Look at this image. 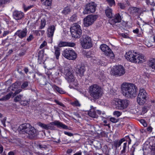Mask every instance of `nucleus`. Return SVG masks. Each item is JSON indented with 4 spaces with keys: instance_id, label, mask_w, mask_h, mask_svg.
<instances>
[{
    "instance_id": "nucleus-34",
    "label": "nucleus",
    "mask_w": 155,
    "mask_h": 155,
    "mask_svg": "<svg viewBox=\"0 0 155 155\" xmlns=\"http://www.w3.org/2000/svg\"><path fill=\"white\" fill-rule=\"evenodd\" d=\"M123 141L122 139L120 140L119 141H116L114 142V146L116 148L119 147L122 144Z\"/></svg>"
},
{
    "instance_id": "nucleus-1",
    "label": "nucleus",
    "mask_w": 155,
    "mask_h": 155,
    "mask_svg": "<svg viewBox=\"0 0 155 155\" xmlns=\"http://www.w3.org/2000/svg\"><path fill=\"white\" fill-rule=\"evenodd\" d=\"M121 87L123 95L126 97L133 98L136 96L137 87L134 84L124 83Z\"/></svg>"
},
{
    "instance_id": "nucleus-5",
    "label": "nucleus",
    "mask_w": 155,
    "mask_h": 155,
    "mask_svg": "<svg viewBox=\"0 0 155 155\" xmlns=\"http://www.w3.org/2000/svg\"><path fill=\"white\" fill-rule=\"evenodd\" d=\"M63 71V72L65 75V78L69 83L74 81V76L72 73L71 68L68 66L65 67Z\"/></svg>"
},
{
    "instance_id": "nucleus-39",
    "label": "nucleus",
    "mask_w": 155,
    "mask_h": 155,
    "mask_svg": "<svg viewBox=\"0 0 155 155\" xmlns=\"http://www.w3.org/2000/svg\"><path fill=\"white\" fill-rule=\"evenodd\" d=\"M38 125L43 128L46 130H48L47 124H46L43 123H42L40 122H39L38 123Z\"/></svg>"
},
{
    "instance_id": "nucleus-29",
    "label": "nucleus",
    "mask_w": 155,
    "mask_h": 155,
    "mask_svg": "<svg viewBox=\"0 0 155 155\" xmlns=\"http://www.w3.org/2000/svg\"><path fill=\"white\" fill-rule=\"evenodd\" d=\"M105 12L106 16L109 18H111L113 17L112 10L110 8H108L105 10Z\"/></svg>"
},
{
    "instance_id": "nucleus-12",
    "label": "nucleus",
    "mask_w": 155,
    "mask_h": 155,
    "mask_svg": "<svg viewBox=\"0 0 155 155\" xmlns=\"http://www.w3.org/2000/svg\"><path fill=\"white\" fill-rule=\"evenodd\" d=\"M96 6V4L94 2L87 4L83 11L84 14H87L94 12Z\"/></svg>"
},
{
    "instance_id": "nucleus-32",
    "label": "nucleus",
    "mask_w": 155,
    "mask_h": 155,
    "mask_svg": "<svg viewBox=\"0 0 155 155\" xmlns=\"http://www.w3.org/2000/svg\"><path fill=\"white\" fill-rule=\"evenodd\" d=\"M138 143H135L132 146L130 150V155H134V152L135 151V149L136 147L138 146Z\"/></svg>"
},
{
    "instance_id": "nucleus-7",
    "label": "nucleus",
    "mask_w": 155,
    "mask_h": 155,
    "mask_svg": "<svg viewBox=\"0 0 155 155\" xmlns=\"http://www.w3.org/2000/svg\"><path fill=\"white\" fill-rule=\"evenodd\" d=\"M63 56L69 60H74L77 57V54L72 49H66L62 53Z\"/></svg>"
},
{
    "instance_id": "nucleus-60",
    "label": "nucleus",
    "mask_w": 155,
    "mask_h": 155,
    "mask_svg": "<svg viewBox=\"0 0 155 155\" xmlns=\"http://www.w3.org/2000/svg\"><path fill=\"white\" fill-rule=\"evenodd\" d=\"M10 0H1L0 2L1 4L5 3L6 2H9Z\"/></svg>"
},
{
    "instance_id": "nucleus-52",
    "label": "nucleus",
    "mask_w": 155,
    "mask_h": 155,
    "mask_svg": "<svg viewBox=\"0 0 155 155\" xmlns=\"http://www.w3.org/2000/svg\"><path fill=\"white\" fill-rule=\"evenodd\" d=\"M118 119L114 117H111L110 118V120L113 123H116L118 121Z\"/></svg>"
},
{
    "instance_id": "nucleus-18",
    "label": "nucleus",
    "mask_w": 155,
    "mask_h": 155,
    "mask_svg": "<svg viewBox=\"0 0 155 155\" xmlns=\"http://www.w3.org/2000/svg\"><path fill=\"white\" fill-rule=\"evenodd\" d=\"M111 21L113 23H116L120 22L121 20V17L119 13L117 14L114 17H112Z\"/></svg>"
},
{
    "instance_id": "nucleus-24",
    "label": "nucleus",
    "mask_w": 155,
    "mask_h": 155,
    "mask_svg": "<svg viewBox=\"0 0 155 155\" xmlns=\"http://www.w3.org/2000/svg\"><path fill=\"white\" fill-rule=\"evenodd\" d=\"M147 97H137V101L140 105H143L147 101Z\"/></svg>"
},
{
    "instance_id": "nucleus-49",
    "label": "nucleus",
    "mask_w": 155,
    "mask_h": 155,
    "mask_svg": "<svg viewBox=\"0 0 155 155\" xmlns=\"http://www.w3.org/2000/svg\"><path fill=\"white\" fill-rule=\"evenodd\" d=\"M108 2L109 5L112 6L113 5H115V2L114 0H107Z\"/></svg>"
},
{
    "instance_id": "nucleus-17",
    "label": "nucleus",
    "mask_w": 155,
    "mask_h": 155,
    "mask_svg": "<svg viewBox=\"0 0 155 155\" xmlns=\"http://www.w3.org/2000/svg\"><path fill=\"white\" fill-rule=\"evenodd\" d=\"M85 71V69L84 65L81 64L76 69V72L79 76L82 77L84 75V74Z\"/></svg>"
},
{
    "instance_id": "nucleus-27",
    "label": "nucleus",
    "mask_w": 155,
    "mask_h": 155,
    "mask_svg": "<svg viewBox=\"0 0 155 155\" xmlns=\"http://www.w3.org/2000/svg\"><path fill=\"white\" fill-rule=\"evenodd\" d=\"M71 11V8L70 7L67 6L64 8V10L62 12V13L65 15H66L69 14Z\"/></svg>"
},
{
    "instance_id": "nucleus-23",
    "label": "nucleus",
    "mask_w": 155,
    "mask_h": 155,
    "mask_svg": "<svg viewBox=\"0 0 155 155\" xmlns=\"http://www.w3.org/2000/svg\"><path fill=\"white\" fill-rule=\"evenodd\" d=\"M136 58L135 63H139L140 62H142L144 61V57L143 55L137 54L136 56Z\"/></svg>"
},
{
    "instance_id": "nucleus-28",
    "label": "nucleus",
    "mask_w": 155,
    "mask_h": 155,
    "mask_svg": "<svg viewBox=\"0 0 155 155\" xmlns=\"http://www.w3.org/2000/svg\"><path fill=\"white\" fill-rule=\"evenodd\" d=\"M11 97H13L12 92H11L0 98V101H6L9 99Z\"/></svg>"
},
{
    "instance_id": "nucleus-14",
    "label": "nucleus",
    "mask_w": 155,
    "mask_h": 155,
    "mask_svg": "<svg viewBox=\"0 0 155 155\" xmlns=\"http://www.w3.org/2000/svg\"><path fill=\"white\" fill-rule=\"evenodd\" d=\"M137 54L136 52H132L130 51L126 53L125 57L128 61L135 63V59L136 58V56Z\"/></svg>"
},
{
    "instance_id": "nucleus-19",
    "label": "nucleus",
    "mask_w": 155,
    "mask_h": 155,
    "mask_svg": "<svg viewBox=\"0 0 155 155\" xmlns=\"http://www.w3.org/2000/svg\"><path fill=\"white\" fill-rule=\"evenodd\" d=\"M55 30V28L54 25H52L49 26L47 30L48 36L49 37H52L53 35Z\"/></svg>"
},
{
    "instance_id": "nucleus-9",
    "label": "nucleus",
    "mask_w": 155,
    "mask_h": 155,
    "mask_svg": "<svg viewBox=\"0 0 155 155\" xmlns=\"http://www.w3.org/2000/svg\"><path fill=\"white\" fill-rule=\"evenodd\" d=\"M81 44L84 48H89L92 47L91 38L86 35L82 36L81 39Z\"/></svg>"
},
{
    "instance_id": "nucleus-8",
    "label": "nucleus",
    "mask_w": 155,
    "mask_h": 155,
    "mask_svg": "<svg viewBox=\"0 0 155 155\" xmlns=\"http://www.w3.org/2000/svg\"><path fill=\"white\" fill-rule=\"evenodd\" d=\"M98 16L96 15H90L84 19V26L88 27L92 25L97 20Z\"/></svg>"
},
{
    "instance_id": "nucleus-37",
    "label": "nucleus",
    "mask_w": 155,
    "mask_h": 155,
    "mask_svg": "<svg viewBox=\"0 0 155 155\" xmlns=\"http://www.w3.org/2000/svg\"><path fill=\"white\" fill-rule=\"evenodd\" d=\"M147 5L153 6H155V0H145Z\"/></svg>"
},
{
    "instance_id": "nucleus-2",
    "label": "nucleus",
    "mask_w": 155,
    "mask_h": 155,
    "mask_svg": "<svg viewBox=\"0 0 155 155\" xmlns=\"http://www.w3.org/2000/svg\"><path fill=\"white\" fill-rule=\"evenodd\" d=\"M88 92L94 101L101 97L103 94L101 87L97 84H94L90 86Z\"/></svg>"
},
{
    "instance_id": "nucleus-57",
    "label": "nucleus",
    "mask_w": 155,
    "mask_h": 155,
    "mask_svg": "<svg viewBox=\"0 0 155 155\" xmlns=\"http://www.w3.org/2000/svg\"><path fill=\"white\" fill-rule=\"evenodd\" d=\"M6 120V117H5L2 120H1V122L3 124L4 127H5L6 126V124H5V121Z\"/></svg>"
},
{
    "instance_id": "nucleus-63",
    "label": "nucleus",
    "mask_w": 155,
    "mask_h": 155,
    "mask_svg": "<svg viewBox=\"0 0 155 155\" xmlns=\"http://www.w3.org/2000/svg\"><path fill=\"white\" fill-rule=\"evenodd\" d=\"M56 102L58 105H59L61 106L64 107V104L63 103H62L58 101H57Z\"/></svg>"
},
{
    "instance_id": "nucleus-53",
    "label": "nucleus",
    "mask_w": 155,
    "mask_h": 155,
    "mask_svg": "<svg viewBox=\"0 0 155 155\" xmlns=\"http://www.w3.org/2000/svg\"><path fill=\"white\" fill-rule=\"evenodd\" d=\"M47 45V42L45 41H44L40 45L39 48L40 49H41L43 47H44L46 45Z\"/></svg>"
},
{
    "instance_id": "nucleus-48",
    "label": "nucleus",
    "mask_w": 155,
    "mask_h": 155,
    "mask_svg": "<svg viewBox=\"0 0 155 155\" xmlns=\"http://www.w3.org/2000/svg\"><path fill=\"white\" fill-rule=\"evenodd\" d=\"M148 110V107L146 105L144 106L142 108V112L144 114L146 113Z\"/></svg>"
},
{
    "instance_id": "nucleus-46",
    "label": "nucleus",
    "mask_w": 155,
    "mask_h": 155,
    "mask_svg": "<svg viewBox=\"0 0 155 155\" xmlns=\"http://www.w3.org/2000/svg\"><path fill=\"white\" fill-rule=\"evenodd\" d=\"M28 82L27 81H24L22 84H21V88L22 89H24L26 87L28 86Z\"/></svg>"
},
{
    "instance_id": "nucleus-16",
    "label": "nucleus",
    "mask_w": 155,
    "mask_h": 155,
    "mask_svg": "<svg viewBox=\"0 0 155 155\" xmlns=\"http://www.w3.org/2000/svg\"><path fill=\"white\" fill-rule=\"evenodd\" d=\"M24 16V13L20 11H15L13 13V17L16 20L21 19Z\"/></svg>"
},
{
    "instance_id": "nucleus-31",
    "label": "nucleus",
    "mask_w": 155,
    "mask_h": 155,
    "mask_svg": "<svg viewBox=\"0 0 155 155\" xmlns=\"http://www.w3.org/2000/svg\"><path fill=\"white\" fill-rule=\"evenodd\" d=\"M128 145H127V142H125L123 143L122 144V150L121 151V153L122 154L125 153L126 152V148L127 147H128Z\"/></svg>"
},
{
    "instance_id": "nucleus-51",
    "label": "nucleus",
    "mask_w": 155,
    "mask_h": 155,
    "mask_svg": "<svg viewBox=\"0 0 155 155\" xmlns=\"http://www.w3.org/2000/svg\"><path fill=\"white\" fill-rule=\"evenodd\" d=\"M21 91V89H19L16 90L14 93L12 92L13 97H14L17 94L20 93Z\"/></svg>"
},
{
    "instance_id": "nucleus-54",
    "label": "nucleus",
    "mask_w": 155,
    "mask_h": 155,
    "mask_svg": "<svg viewBox=\"0 0 155 155\" xmlns=\"http://www.w3.org/2000/svg\"><path fill=\"white\" fill-rule=\"evenodd\" d=\"M33 39V36L32 35H30L27 38V40L28 42H30L31 41V40Z\"/></svg>"
},
{
    "instance_id": "nucleus-13",
    "label": "nucleus",
    "mask_w": 155,
    "mask_h": 155,
    "mask_svg": "<svg viewBox=\"0 0 155 155\" xmlns=\"http://www.w3.org/2000/svg\"><path fill=\"white\" fill-rule=\"evenodd\" d=\"M113 69L114 75L117 76H122L125 73L124 68L121 65L114 66Z\"/></svg>"
},
{
    "instance_id": "nucleus-11",
    "label": "nucleus",
    "mask_w": 155,
    "mask_h": 155,
    "mask_svg": "<svg viewBox=\"0 0 155 155\" xmlns=\"http://www.w3.org/2000/svg\"><path fill=\"white\" fill-rule=\"evenodd\" d=\"M100 48L104 54L110 58H113L114 54L111 49L105 44H102L100 45Z\"/></svg>"
},
{
    "instance_id": "nucleus-25",
    "label": "nucleus",
    "mask_w": 155,
    "mask_h": 155,
    "mask_svg": "<svg viewBox=\"0 0 155 155\" xmlns=\"http://www.w3.org/2000/svg\"><path fill=\"white\" fill-rule=\"evenodd\" d=\"M48 144L44 143L43 142L39 143L38 145H37V147L38 148L43 150H46L48 148Z\"/></svg>"
},
{
    "instance_id": "nucleus-55",
    "label": "nucleus",
    "mask_w": 155,
    "mask_h": 155,
    "mask_svg": "<svg viewBox=\"0 0 155 155\" xmlns=\"http://www.w3.org/2000/svg\"><path fill=\"white\" fill-rule=\"evenodd\" d=\"M72 103L73 104H74V105L77 106L79 107L81 105V104H80V103L78 101H74Z\"/></svg>"
},
{
    "instance_id": "nucleus-33",
    "label": "nucleus",
    "mask_w": 155,
    "mask_h": 155,
    "mask_svg": "<svg viewBox=\"0 0 155 155\" xmlns=\"http://www.w3.org/2000/svg\"><path fill=\"white\" fill-rule=\"evenodd\" d=\"M23 97V95H18L15 96V97L14 99V101L15 102H18L21 101V100L22 98Z\"/></svg>"
},
{
    "instance_id": "nucleus-56",
    "label": "nucleus",
    "mask_w": 155,
    "mask_h": 155,
    "mask_svg": "<svg viewBox=\"0 0 155 155\" xmlns=\"http://www.w3.org/2000/svg\"><path fill=\"white\" fill-rule=\"evenodd\" d=\"M118 5L122 9H124L125 8V6L124 4L119 3Z\"/></svg>"
},
{
    "instance_id": "nucleus-42",
    "label": "nucleus",
    "mask_w": 155,
    "mask_h": 155,
    "mask_svg": "<svg viewBox=\"0 0 155 155\" xmlns=\"http://www.w3.org/2000/svg\"><path fill=\"white\" fill-rule=\"evenodd\" d=\"M44 0H41L42 2ZM52 0H45L44 4L46 6H50L51 5Z\"/></svg>"
},
{
    "instance_id": "nucleus-45",
    "label": "nucleus",
    "mask_w": 155,
    "mask_h": 155,
    "mask_svg": "<svg viewBox=\"0 0 155 155\" xmlns=\"http://www.w3.org/2000/svg\"><path fill=\"white\" fill-rule=\"evenodd\" d=\"M77 16L76 14L72 15L70 18L69 20L72 21H75L77 19Z\"/></svg>"
},
{
    "instance_id": "nucleus-58",
    "label": "nucleus",
    "mask_w": 155,
    "mask_h": 155,
    "mask_svg": "<svg viewBox=\"0 0 155 155\" xmlns=\"http://www.w3.org/2000/svg\"><path fill=\"white\" fill-rule=\"evenodd\" d=\"M64 133L65 134L69 136H73V134L70 133L69 132H67V131H64Z\"/></svg>"
},
{
    "instance_id": "nucleus-47",
    "label": "nucleus",
    "mask_w": 155,
    "mask_h": 155,
    "mask_svg": "<svg viewBox=\"0 0 155 155\" xmlns=\"http://www.w3.org/2000/svg\"><path fill=\"white\" fill-rule=\"evenodd\" d=\"M121 112L118 111H115L113 113L114 115L117 117H119L121 115Z\"/></svg>"
},
{
    "instance_id": "nucleus-21",
    "label": "nucleus",
    "mask_w": 155,
    "mask_h": 155,
    "mask_svg": "<svg viewBox=\"0 0 155 155\" xmlns=\"http://www.w3.org/2000/svg\"><path fill=\"white\" fill-rule=\"evenodd\" d=\"M38 81L41 85H45L46 84V79L45 76L41 75L37 79Z\"/></svg>"
},
{
    "instance_id": "nucleus-3",
    "label": "nucleus",
    "mask_w": 155,
    "mask_h": 155,
    "mask_svg": "<svg viewBox=\"0 0 155 155\" xmlns=\"http://www.w3.org/2000/svg\"><path fill=\"white\" fill-rule=\"evenodd\" d=\"M18 129L23 133H26L33 137L37 135L36 129L28 123H24L21 125Z\"/></svg>"
},
{
    "instance_id": "nucleus-41",
    "label": "nucleus",
    "mask_w": 155,
    "mask_h": 155,
    "mask_svg": "<svg viewBox=\"0 0 155 155\" xmlns=\"http://www.w3.org/2000/svg\"><path fill=\"white\" fill-rule=\"evenodd\" d=\"M18 87V83H15L13 84L10 87V90L15 91V90Z\"/></svg>"
},
{
    "instance_id": "nucleus-6",
    "label": "nucleus",
    "mask_w": 155,
    "mask_h": 155,
    "mask_svg": "<svg viewBox=\"0 0 155 155\" xmlns=\"http://www.w3.org/2000/svg\"><path fill=\"white\" fill-rule=\"evenodd\" d=\"M129 101L126 99H118L114 102L115 108L118 110H122L127 108Z\"/></svg>"
},
{
    "instance_id": "nucleus-30",
    "label": "nucleus",
    "mask_w": 155,
    "mask_h": 155,
    "mask_svg": "<svg viewBox=\"0 0 155 155\" xmlns=\"http://www.w3.org/2000/svg\"><path fill=\"white\" fill-rule=\"evenodd\" d=\"M52 88L56 90L57 92L61 94H64L65 93V92L62 90V89L59 87L56 86L55 85H53L52 86Z\"/></svg>"
},
{
    "instance_id": "nucleus-35",
    "label": "nucleus",
    "mask_w": 155,
    "mask_h": 155,
    "mask_svg": "<svg viewBox=\"0 0 155 155\" xmlns=\"http://www.w3.org/2000/svg\"><path fill=\"white\" fill-rule=\"evenodd\" d=\"M139 8H137L133 7L130 8V13L134 15L135 13L138 12Z\"/></svg>"
},
{
    "instance_id": "nucleus-36",
    "label": "nucleus",
    "mask_w": 155,
    "mask_h": 155,
    "mask_svg": "<svg viewBox=\"0 0 155 155\" xmlns=\"http://www.w3.org/2000/svg\"><path fill=\"white\" fill-rule=\"evenodd\" d=\"M123 142H128V145L130 144L131 143V140L129 136H127L125 137L124 138L121 139Z\"/></svg>"
},
{
    "instance_id": "nucleus-10",
    "label": "nucleus",
    "mask_w": 155,
    "mask_h": 155,
    "mask_svg": "<svg viewBox=\"0 0 155 155\" xmlns=\"http://www.w3.org/2000/svg\"><path fill=\"white\" fill-rule=\"evenodd\" d=\"M47 124L48 130H54L55 127L54 125L57 126L58 127H61L64 129H68V127L67 126L57 120H55Z\"/></svg>"
},
{
    "instance_id": "nucleus-64",
    "label": "nucleus",
    "mask_w": 155,
    "mask_h": 155,
    "mask_svg": "<svg viewBox=\"0 0 155 155\" xmlns=\"http://www.w3.org/2000/svg\"><path fill=\"white\" fill-rule=\"evenodd\" d=\"M147 130L149 132H151L152 130V128L151 127H149L147 128Z\"/></svg>"
},
{
    "instance_id": "nucleus-26",
    "label": "nucleus",
    "mask_w": 155,
    "mask_h": 155,
    "mask_svg": "<svg viewBox=\"0 0 155 155\" xmlns=\"http://www.w3.org/2000/svg\"><path fill=\"white\" fill-rule=\"evenodd\" d=\"M88 113V115L92 117L97 118L98 117V116L96 114L94 109H90Z\"/></svg>"
},
{
    "instance_id": "nucleus-61",
    "label": "nucleus",
    "mask_w": 155,
    "mask_h": 155,
    "mask_svg": "<svg viewBox=\"0 0 155 155\" xmlns=\"http://www.w3.org/2000/svg\"><path fill=\"white\" fill-rule=\"evenodd\" d=\"M139 30L138 28H136V29L135 30H133V32L135 34H137L139 33Z\"/></svg>"
},
{
    "instance_id": "nucleus-4",
    "label": "nucleus",
    "mask_w": 155,
    "mask_h": 155,
    "mask_svg": "<svg viewBox=\"0 0 155 155\" xmlns=\"http://www.w3.org/2000/svg\"><path fill=\"white\" fill-rule=\"evenodd\" d=\"M72 36L75 38H79L82 34V30L78 23L73 24L70 28Z\"/></svg>"
},
{
    "instance_id": "nucleus-38",
    "label": "nucleus",
    "mask_w": 155,
    "mask_h": 155,
    "mask_svg": "<svg viewBox=\"0 0 155 155\" xmlns=\"http://www.w3.org/2000/svg\"><path fill=\"white\" fill-rule=\"evenodd\" d=\"M54 54L56 56V59H58L59 56L60 55V50L59 48H56Z\"/></svg>"
},
{
    "instance_id": "nucleus-59",
    "label": "nucleus",
    "mask_w": 155,
    "mask_h": 155,
    "mask_svg": "<svg viewBox=\"0 0 155 155\" xmlns=\"http://www.w3.org/2000/svg\"><path fill=\"white\" fill-rule=\"evenodd\" d=\"M10 32L8 31H4L3 34V37L6 36V35L9 34Z\"/></svg>"
},
{
    "instance_id": "nucleus-43",
    "label": "nucleus",
    "mask_w": 155,
    "mask_h": 155,
    "mask_svg": "<svg viewBox=\"0 0 155 155\" xmlns=\"http://www.w3.org/2000/svg\"><path fill=\"white\" fill-rule=\"evenodd\" d=\"M44 51L43 50H41L39 51L38 53V58H42L44 56Z\"/></svg>"
},
{
    "instance_id": "nucleus-50",
    "label": "nucleus",
    "mask_w": 155,
    "mask_h": 155,
    "mask_svg": "<svg viewBox=\"0 0 155 155\" xmlns=\"http://www.w3.org/2000/svg\"><path fill=\"white\" fill-rule=\"evenodd\" d=\"M20 103L21 105L24 106L27 105L28 104V102L27 101L25 100H21L20 101Z\"/></svg>"
},
{
    "instance_id": "nucleus-20",
    "label": "nucleus",
    "mask_w": 155,
    "mask_h": 155,
    "mask_svg": "<svg viewBox=\"0 0 155 155\" xmlns=\"http://www.w3.org/2000/svg\"><path fill=\"white\" fill-rule=\"evenodd\" d=\"M60 47L68 46L71 47H73L75 45V44L74 43L68 42L64 41H60L58 44Z\"/></svg>"
},
{
    "instance_id": "nucleus-15",
    "label": "nucleus",
    "mask_w": 155,
    "mask_h": 155,
    "mask_svg": "<svg viewBox=\"0 0 155 155\" xmlns=\"http://www.w3.org/2000/svg\"><path fill=\"white\" fill-rule=\"evenodd\" d=\"M27 30L26 28H25L22 30H19L15 33V35L17 36L19 38L22 39L25 37L27 35Z\"/></svg>"
},
{
    "instance_id": "nucleus-44",
    "label": "nucleus",
    "mask_w": 155,
    "mask_h": 155,
    "mask_svg": "<svg viewBox=\"0 0 155 155\" xmlns=\"http://www.w3.org/2000/svg\"><path fill=\"white\" fill-rule=\"evenodd\" d=\"M46 25V22L45 20H41V24L39 29H42L44 28Z\"/></svg>"
},
{
    "instance_id": "nucleus-62",
    "label": "nucleus",
    "mask_w": 155,
    "mask_h": 155,
    "mask_svg": "<svg viewBox=\"0 0 155 155\" xmlns=\"http://www.w3.org/2000/svg\"><path fill=\"white\" fill-rule=\"evenodd\" d=\"M24 71H25V73L27 74V73L29 71L28 69V68L27 67H25L24 68Z\"/></svg>"
},
{
    "instance_id": "nucleus-22",
    "label": "nucleus",
    "mask_w": 155,
    "mask_h": 155,
    "mask_svg": "<svg viewBox=\"0 0 155 155\" xmlns=\"http://www.w3.org/2000/svg\"><path fill=\"white\" fill-rule=\"evenodd\" d=\"M147 94L146 92L145 91L143 88H140L137 97H147Z\"/></svg>"
},
{
    "instance_id": "nucleus-40",
    "label": "nucleus",
    "mask_w": 155,
    "mask_h": 155,
    "mask_svg": "<svg viewBox=\"0 0 155 155\" xmlns=\"http://www.w3.org/2000/svg\"><path fill=\"white\" fill-rule=\"evenodd\" d=\"M149 65L152 69L155 70V59H153L151 60V61L149 63Z\"/></svg>"
}]
</instances>
